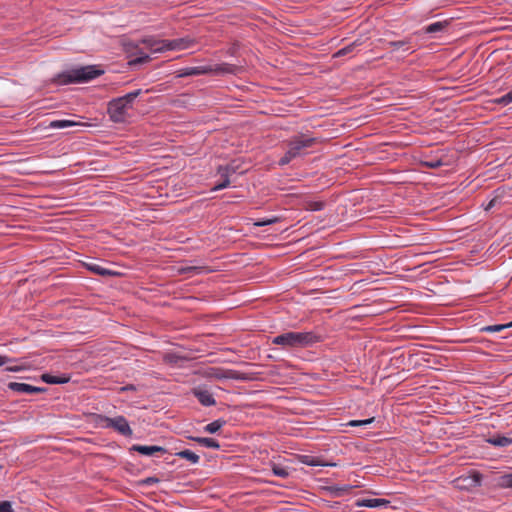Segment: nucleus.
<instances>
[{
  "label": "nucleus",
  "instance_id": "nucleus-1",
  "mask_svg": "<svg viewBox=\"0 0 512 512\" xmlns=\"http://www.w3.org/2000/svg\"><path fill=\"white\" fill-rule=\"evenodd\" d=\"M102 74H104V70L97 65L78 66L59 73L54 81L59 85L86 83Z\"/></svg>",
  "mask_w": 512,
  "mask_h": 512
},
{
  "label": "nucleus",
  "instance_id": "nucleus-2",
  "mask_svg": "<svg viewBox=\"0 0 512 512\" xmlns=\"http://www.w3.org/2000/svg\"><path fill=\"white\" fill-rule=\"evenodd\" d=\"M142 93L141 89L127 93L124 96L112 99L108 103L107 113L114 123H124L130 117L135 99Z\"/></svg>",
  "mask_w": 512,
  "mask_h": 512
},
{
  "label": "nucleus",
  "instance_id": "nucleus-3",
  "mask_svg": "<svg viewBox=\"0 0 512 512\" xmlns=\"http://www.w3.org/2000/svg\"><path fill=\"white\" fill-rule=\"evenodd\" d=\"M239 68L236 65L222 63L217 65H207V66H197V67H186L180 69L177 72V77H187V76H197V75H205V74H215V75H224V74H236Z\"/></svg>",
  "mask_w": 512,
  "mask_h": 512
},
{
  "label": "nucleus",
  "instance_id": "nucleus-4",
  "mask_svg": "<svg viewBox=\"0 0 512 512\" xmlns=\"http://www.w3.org/2000/svg\"><path fill=\"white\" fill-rule=\"evenodd\" d=\"M315 340L311 332H287L273 338L272 343L284 348L305 347Z\"/></svg>",
  "mask_w": 512,
  "mask_h": 512
},
{
  "label": "nucleus",
  "instance_id": "nucleus-5",
  "mask_svg": "<svg viewBox=\"0 0 512 512\" xmlns=\"http://www.w3.org/2000/svg\"><path fill=\"white\" fill-rule=\"evenodd\" d=\"M318 143V139L307 134H298L290 138L287 143L289 155L293 158L302 157L307 154L306 150Z\"/></svg>",
  "mask_w": 512,
  "mask_h": 512
},
{
  "label": "nucleus",
  "instance_id": "nucleus-6",
  "mask_svg": "<svg viewBox=\"0 0 512 512\" xmlns=\"http://www.w3.org/2000/svg\"><path fill=\"white\" fill-rule=\"evenodd\" d=\"M96 423L104 428H112L119 434L126 437L132 436L133 433L128 421L123 416L110 418L107 416L98 415Z\"/></svg>",
  "mask_w": 512,
  "mask_h": 512
},
{
  "label": "nucleus",
  "instance_id": "nucleus-7",
  "mask_svg": "<svg viewBox=\"0 0 512 512\" xmlns=\"http://www.w3.org/2000/svg\"><path fill=\"white\" fill-rule=\"evenodd\" d=\"M236 170L237 166H235L234 163H230L226 166H220L218 168V172L221 175L222 181L214 187V190H221L228 187L230 185L229 176L235 173Z\"/></svg>",
  "mask_w": 512,
  "mask_h": 512
},
{
  "label": "nucleus",
  "instance_id": "nucleus-8",
  "mask_svg": "<svg viewBox=\"0 0 512 512\" xmlns=\"http://www.w3.org/2000/svg\"><path fill=\"white\" fill-rule=\"evenodd\" d=\"M141 43L152 53H161L167 51V40L157 39L155 37H146L141 40Z\"/></svg>",
  "mask_w": 512,
  "mask_h": 512
},
{
  "label": "nucleus",
  "instance_id": "nucleus-9",
  "mask_svg": "<svg viewBox=\"0 0 512 512\" xmlns=\"http://www.w3.org/2000/svg\"><path fill=\"white\" fill-rule=\"evenodd\" d=\"M217 379H235V380H250L251 377L247 376L244 373H240L234 370H222V369H213L211 373Z\"/></svg>",
  "mask_w": 512,
  "mask_h": 512
},
{
  "label": "nucleus",
  "instance_id": "nucleus-10",
  "mask_svg": "<svg viewBox=\"0 0 512 512\" xmlns=\"http://www.w3.org/2000/svg\"><path fill=\"white\" fill-rule=\"evenodd\" d=\"M8 388L12 391L25 394H36L44 392L46 389L42 387L32 386L26 383L10 382Z\"/></svg>",
  "mask_w": 512,
  "mask_h": 512
},
{
  "label": "nucleus",
  "instance_id": "nucleus-11",
  "mask_svg": "<svg viewBox=\"0 0 512 512\" xmlns=\"http://www.w3.org/2000/svg\"><path fill=\"white\" fill-rule=\"evenodd\" d=\"M195 44V40L191 37H183L173 40H167V51L168 50H185L192 47Z\"/></svg>",
  "mask_w": 512,
  "mask_h": 512
},
{
  "label": "nucleus",
  "instance_id": "nucleus-12",
  "mask_svg": "<svg viewBox=\"0 0 512 512\" xmlns=\"http://www.w3.org/2000/svg\"><path fill=\"white\" fill-rule=\"evenodd\" d=\"M192 392H193V395L198 399V401L203 406L215 405L216 401H215L213 395L208 390L198 387V388H194Z\"/></svg>",
  "mask_w": 512,
  "mask_h": 512
},
{
  "label": "nucleus",
  "instance_id": "nucleus-13",
  "mask_svg": "<svg viewBox=\"0 0 512 512\" xmlns=\"http://www.w3.org/2000/svg\"><path fill=\"white\" fill-rule=\"evenodd\" d=\"M131 450L136 451L142 455L153 456L156 453L164 454L166 453V449L161 446H145V445H133Z\"/></svg>",
  "mask_w": 512,
  "mask_h": 512
},
{
  "label": "nucleus",
  "instance_id": "nucleus-14",
  "mask_svg": "<svg viewBox=\"0 0 512 512\" xmlns=\"http://www.w3.org/2000/svg\"><path fill=\"white\" fill-rule=\"evenodd\" d=\"M85 266L86 268L97 274V275H100V276H114V275H117L116 272L114 271H111L109 269H106L104 267H102L101 265H99L98 263H95V262H87L85 263Z\"/></svg>",
  "mask_w": 512,
  "mask_h": 512
},
{
  "label": "nucleus",
  "instance_id": "nucleus-15",
  "mask_svg": "<svg viewBox=\"0 0 512 512\" xmlns=\"http://www.w3.org/2000/svg\"><path fill=\"white\" fill-rule=\"evenodd\" d=\"M409 43H410V40L406 39V40H400V41H390L387 44L389 47L393 48V51L401 49L404 53L411 54L414 52V50L408 46Z\"/></svg>",
  "mask_w": 512,
  "mask_h": 512
},
{
  "label": "nucleus",
  "instance_id": "nucleus-16",
  "mask_svg": "<svg viewBox=\"0 0 512 512\" xmlns=\"http://www.w3.org/2000/svg\"><path fill=\"white\" fill-rule=\"evenodd\" d=\"M134 48L136 51L131 53V56H135V58L129 62L130 64H143L150 60V56L138 49L137 45H135Z\"/></svg>",
  "mask_w": 512,
  "mask_h": 512
},
{
  "label": "nucleus",
  "instance_id": "nucleus-17",
  "mask_svg": "<svg viewBox=\"0 0 512 512\" xmlns=\"http://www.w3.org/2000/svg\"><path fill=\"white\" fill-rule=\"evenodd\" d=\"M388 503L389 502L387 500L382 499V498H371V499H364L362 501H358L357 505L363 506V507L374 508V507L386 505Z\"/></svg>",
  "mask_w": 512,
  "mask_h": 512
},
{
  "label": "nucleus",
  "instance_id": "nucleus-18",
  "mask_svg": "<svg viewBox=\"0 0 512 512\" xmlns=\"http://www.w3.org/2000/svg\"><path fill=\"white\" fill-rule=\"evenodd\" d=\"M80 125L83 124L72 120H54L49 124V127L53 129H64Z\"/></svg>",
  "mask_w": 512,
  "mask_h": 512
},
{
  "label": "nucleus",
  "instance_id": "nucleus-19",
  "mask_svg": "<svg viewBox=\"0 0 512 512\" xmlns=\"http://www.w3.org/2000/svg\"><path fill=\"white\" fill-rule=\"evenodd\" d=\"M195 442L199 443L200 445L207 447V448H213V449H219L220 444L213 438H207V437H193L191 438Z\"/></svg>",
  "mask_w": 512,
  "mask_h": 512
},
{
  "label": "nucleus",
  "instance_id": "nucleus-20",
  "mask_svg": "<svg viewBox=\"0 0 512 512\" xmlns=\"http://www.w3.org/2000/svg\"><path fill=\"white\" fill-rule=\"evenodd\" d=\"M487 441L490 444H492L494 446H499V447H506V446H509L512 444L511 438H508L505 436H500V435L490 437Z\"/></svg>",
  "mask_w": 512,
  "mask_h": 512
},
{
  "label": "nucleus",
  "instance_id": "nucleus-21",
  "mask_svg": "<svg viewBox=\"0 0 512 512\" xmlns=\"http://www.w3.org/2000/svg\"><path fill=\"white\" fill-rule=\"evenodd\" d=\"M175 455L180 458L186 459L187 461H189L192 464H196L200 460V457L191 450H182V451L177 452Z\"/></svg>",
  "mask_w": 512,
  "mask_h": 512
},
{
  "label": "nucleus",
  "instance_id": "nucleus-22",
  "mask_svg": "<svg viewBox=\"0 0 512 512\" xmlns=\"http://www.w3.org/2000/svg\"><path fill=\"white\" fill-rule=\"evenodd\" d=\"M226 424L225 420L218 419L204 427V431L210 434L216 433L222 426Z\"/></svg>",
  "mask_w": 512,
  "mask_h": 512
},
{
  "label": "nucleus",
  "instance_id": "nucleus-23",
  "mask_svg": "<svg viewBox=\"0 0 512 512\" xmlns=\"http://www.w3.org/2000/svg\"><path fill=\"white\" fill-rule=\"evenodd\" d=\"M41 379L48 384H63L68 382V378L65 377H57L50 374H43Z\"/></svg>",
  "mask_w": 512,
  "mask_h": 512
},
{
  "label": "nucleus",
  "instance_id": "nucleus-24",
  "mask_svg": "<svg viewBox=\"0 0 512 512\" xmlns=\"http://www.w3.org/2000/svg\"><path fill=\"white\" fill-rule=\"evenodd\" d=\"M205 270V267L201 266H181L178 269L180 274H198Z\"/></svg>",
  "mask_w": 512,
  "mask_h": 512
},
{
  "label": "nucleus",
  "instance_id": "nucleus-25",
  "mask_svg": "<svg viewBox=\"0 0 512 512\" xmlns=\"http://www.w3.org/2000/svg\"><path fill=\"white\" fill-rule=\"evenodd\" d=\"M301 462L308 465V466H325L326 464L323 463L321 460H319L316 457L309 456V455H303L301 456Z\"/></svg>",
  "mask_w": 512,
  "mask_h": 512
},
{
  "label": "nucleus",
  "instance_id": "nucleus-26",
  "mask_svg": "<svg viewBox=\"0 0 512 512\" xmlns=\"http://www.w3.org/2000/svg\"><path fill=\"white\" fill-rule=\"evenodd\" d=\"M272 472L274 475L281 477V478H287L289 476V471L286 467L273 463L272 464Z\"/></svg>",
  "mask_w": 512,
  "mask_h": 512
},
{
  "label": "nucleus",
  "instance_id": "nucleus-27",
  "mask_svg": "<svg viewBox=\"0 0 512 512\" xmlns=\"http://www.w3.org/2000/svg\"><path fill=\"white\" fill-rule=\"evenodd\" d=\"M498 484L502 488H512V473L501 475Z\"/></svg>",
  "mask_w": 512,
  "mask_h": 512
},
{
  "label": "nucleus",
  "instance_id": "nucleus-28",
  "mask_svg": "<svg viewBox=\"0 0 512 512\" xmlns=\"http://www.w3.org/2000/svg\"><path fill=\"white\" fill-rule=\"evenodd\" d=\"M445 26H446L445 22H435V23L428 25L425 28V31H426V33L432 34V33L442 31L445 28Z\"/></svg>",
  "mask_w": 512,
  "mask_h": 512
},
{
  "label": "nucleus",
  "instance_id": "nucleus-29",
  "mask_svg": "<svg viewBox=\"0 0 512 512\" xmlns=\"http://www.w3.org/2000/svg\"><path fill=\"white\" fill-rule=\"evenodd\" d=\"M494 103H496L498 105H503V106H506V105L512 103V90L510 92H508L507 94L503 95L502 97L495 99Z\"/></svg>",
  "mask_w": 512,
  "mask_h": 512
},
{
  "label": "nucleus",
  "instance_id": "nucleus-30",
  "mask_svg": "<svg viewBox=\"0 0 512 512\" xmlns=\"http://www.w3.org/2000/svg\"><path fill=\"white\" fill-rule=\"evenodd\" d=\"M356 46H357V42H353V43H351V44L347 45L346 47H344V48H342V49L338 50V51L335 53V55H334V56H335V57L345 56V55H347V54L351 53V52L354 50V48H355Z\"/></svg>",
  "mask_w": 512,
  "mask_h": 512
},
{
  "label": "nucleus",
  "instance_id": "nucleus-31",
  "mask_svg": "<svg viewBox=\"0 0 512 512\" xmlns=\"http://www.w3.org/2000/svg\"><path fill=\"white\" fill-rule=\"evenodd\" d=\"M324 208V202L309 201L306 203V209L310 211H320Z\"/></svg>",
  "mask_w": 512,
  "mask_h": 512
},
{
  "label": "nucleus",
  "instance_id": "nucleus-32",
  "mask_svg": "<svg viewBox=\"0 0 512 512\" xmlns=\"http://www.w3.org/2000/svg\"><path fill=\"white\" fill-rule=\"evenodd\" d=\"M506 328H509V326H507V324H498V325L485 326L481 329V331H483V332H500Z\"/></svg>",
  "mask_w": 512,
  "mask_h": 512
},
{
  "label": "nucleus",
  "instance_id": "nucleus-33",
  "mask_svg": "<svg viewBox=\"0 0 512 512\" xmlns=\"http://www.w3.org/2000/svg\"><path fill=\"white\" fill-rule=\"evenodd\" d=\"M422 165L431 169L439 168L443 165V162L439 159L423 161Z\"/></svg>",
  "mask_w": 512,
  "mask_h": 512
},
{
  "label": "nucleus",
  "instance_id": "nucleus-34",
  "mask_svg": "<svg viewBox=\"0 0 512 512\" xmlns=\"http://www.w3.org/2000/svg\"><path fill=\"white\" fill-rule=\"evenodd\" d=\"M374 417H371V418H368V419H365V420H351L350 422H348V425L349 426H363V425H368V424H371L372 422H374Z\"/></svg>",
  "mask_w": 512,
  "mask_h": 512
},
{
  "label": "nucleus",
  "instance_id": "nucleus-35",
  "mask_svg": "<svg viewBox=\"0 0 512 512\" xmlns=\"http://www.w3.org/2000/svg\"><path fill=\"white\" fill-rule=\"evenodd\" d=\"M0 512H13L12 504L9 501L0 502Z\"/></svg>",
  "mask_w": 512,
  "mask_h": 512
},
{
  "label": "nucleus",
  "instance_id": "nucleus-36",
  "mask_svg": "<svg viewBox=\"0 0 512 512\" xmlns=\"http://www.w3.org/2000/svg\"><path fill=\"white\" fill-rule=\"evenodd\" d=\"M293 156H290L289 155V151L287 150L285 155L283 157L280 158L279 160V165L280 166H284V165H287L288 163H290L292 160H293Z\"/></svg>",
  "mask_w": 512,
  "mask_h": 512
},
{
  "label": "nucleus",
  "instance_id": "nucleus-37",
  "mask_svg": "<svg viewBox=\"0 0 512 512\" xmlns=\"http://www.w3.org/2000/svg\"><path fill=\"white\" fill-rule=\"evenodd\" d=\"M481 484V475L479 473H475L472 478H470V486H479Z\"/></svg>",
  "mask_w": 512,
  "mask_h": 512
},
{
  "label": "nucleus",
  "instance_id": "nucleus-38",
  "mask_svg": "<svg viewBox=\"0 0 512 512\" xmlns=\"http://www.w3.org/2000/svg\"><path fill=\"white\" fill-rule=\"evenodd\" d=\"M160 480L157 477H147L141 481L142 485H152L158 483Z\"/></svg>",
  "mask_w": 512,
  "mask_h": 512
},
{
  "label": "nucleus",
  "instance_id": "nucleus-39",
  "mask_svg": "<svg viewBox=\"0 0 512 512\" xmlns=\"http://www.w3.org/2000/svg\"><path fill=\"white\" fill-rule=\"evenodd\" d=\"M277 221L276 218H273V219H268V220H265V221H259V222H256L255 225L256 226H266V225H270V224H273Z\"/></svg>",
  "mask_w": 512,
  "mask_h": 512
},
{
  "label": "nucleus",
  "instance_id": "nucleus-40",
  "mask_svg": "<svg viewBox=\"0 0 512 512\" xmlns=\"http://www.w3.org/2000/svg\"><path fill=\"white\" fill-rule=\"evenodd\" d=\"M120 390L121 391H134V390H136V387L132 384H129V385L121 387Z\"/></svg>",
  "mask_w": 512,
  "mask_h": 512
},
{
  "label": "nucleus",
  "instance_id": "nucleus-41",
  "mask_svg": "<svg viewBox=\"0 0 512 512\" xmlns=\"http://www.w3.org/2000/svg\"><path fill=\"white\" fill-rule=\"evenodd\" d=\"M23 368L21 366H9L6 368L7 371L10 372H18L21 371Z\"/></svg>",
  "mask_w": 512,
  "mask_h": 512
},
{
  "label": "nucleus",
  "instance_id": "nucleus-42",
  "mask_svg": "<svg viewBox=\"0 0 512 512\" xmlns=\"http://www.w3.org/2000/svg\"><path fill=\"white\" fill-rule=\"evenodd\" d=\"M9 361H10V359L7 356L0 355V366L6 364Z\"/></svg>",
  "mask_w": 512,
  "mask_h": 512
},
{
  "label": "nucleus",
  "instance_id": "nucleus-43",
  "mask_svg": "<svg viewBox=\"0 0 512 512\" xmlns=\"http://www.w3.org/2000/svg\"><path fill=\"white\" fill-rule=\"evenodd\" d=\"M495 202H496V199H492V200L489 202L488 206L486 207V210H488V209L492 208V207L495 205Z\"/></svg>",
  "mask_w": 512,
  "mask_h": 512
},
{
  "label": "nucleus",
  "instance_id": "nucleus-44",
  "mask_svg": "<svg viewBox=\"0 0 512 512\" xmlns=\"http://www.w3.org/2000/svg\"><path fill=\"white\" fill-rule=\"evenodd\" d=\"M507 326L512 327V321L510 323H507Z\"/></svg>",
  "mask_w": 512,
  "mask_h": 512
}]
</instances>
